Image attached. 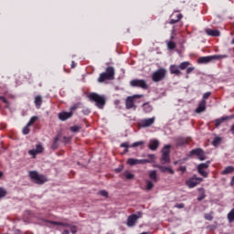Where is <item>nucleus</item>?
Wrapping results in <instances>:
<instances>
[{
  "label": "nucleus",
  "mask_w": 234,
  "mask_h": 234,
  "mask_svg": "<svg viewBox=\"0 0 234 234\" xmlns=\"http://www.w3.org/2000/svg\"><path fill=\"white\" fill-rule=\"evenodd\" d=\"M132 87H140L141 89H148L147 82L144 80H133L130 82Z\"/></svg>",
  "instance_id": "8"
},
{
  "label": "nucleus",
  "mask_w": 234,
  "mask_h": 234,
  "mask_svg": "<svg viewBox=\"0 0 234 234\" xmlns=\"http://www.w3.org/2000/svg\"><path fill=\"white\" fill-rule=\"evenodd\" d=\"M30 178L35 182V184H45L47 182V179L45 176H40L37 171H31L29 172Z\"/></svg>",
  "instance_id": "3"
},
{
  "label": "nucleus",
  "mask_w": 234,
  "mask_h": 234,
  "mask_svg": "<svg viewBox=\"0 0 234 234\" xmlns=\"http://www.w3.org/2000/svg\"><path fill=\"white\" fill-rule=\"evenodd\" d=\"M48 224H53V226H62V228H70V231L73 234L78 233V227L70 226L69 223L58 222V221H48Z\"/></svg>",
  "instance_id": "5"
},
{
  "label": "nucleus",
  "mask_w": 234,
  "mask_h": 234,
  "mask_svg": "<svg viewBox=\"0 0 234 234\" xmlns=\"http://www.w3.org/2000/svg\"><path fill=\"white\" fill-rule=\"evenodd\" d=\"M62 234H70V232L69 231V229H64V231L62 232Z\"/></svg>",
  "instance_id": "54"
},
{
  "label": "nucleus",
  "mask_w": 234,
  "mask_h": 234,
  "mask_svg": "<svg viewBox=\"0 0 234 234\" xmlns=\"http://www.w3.org/2000/svg\"><path fill=\"white\" fill-rule=\"evenodd\" d=\"M69 129L72 133H78L81 128L80 126H71Z\"/></svg>",
  "instance_id": "42"
},
{
  "label": "nucleus",
  "mask_w": 234,
  "mask_h": 234,
  "mask_svg": "<svg viewBox=\"0 0 234 234\" xmlns=\"http://www.w3.org/2000/svg\"><path fill=\"white\" fill-rule=\"evenodd\" d=\"M153 182L154 181L146 180V187H145L146 191H151V189H153V187H154V184Z\"/></svg>",
  "instance_id": "28"
},
{
  "label": "nucleus",
  "mask_w": 234,
  "mask_h": 234,
  "mask_svg": "<svg viewBox=\"0 0 234 234\" xmlns=\"http://www.w3.org/2000/svg\"><path fill=\"white\" fill-rule=\"evenodd\" d=\"M123 175L127 178V180H133V178H134V175L129 173L128 171L124 172Z\"/></svg>",
  "instance_id": "36"
},
{
  "label": "nucleus",
  "mask_w": 234,
  "mask_h": 234,
  "mask_svg": "<svg viewBox=\"0 0 234 234\" xmlns=\"http://www.w3.org/2000/svg\"><path fill=\"white\" fill-rule=\"evenodd\" d=\"M162 153H163V154H166V155L169 156V153H171V145L166 144V145L163 148Z\"/></svg>",
  "instance_id": "29"
},
{
  "label": "nucleus",
  "mask_w": 234,
  "mask_h": 234,
  "mask_svg": "<svg viewBox=\"0 0 234 234\" xmlns=\"http://www.w3.org/2000/svg\"><path fill=\"white\" fill-rule=\"evenodd\" d=\"M37 121V117L34 116L30 119V121L27 122V127H30V125H33V123H36Z\"/></svg>",
  "instance_id": "40"
},
{
  "label": "nucleus",
  "mask_w": 234,
  "mask_h": 234,
  "mask_svg": "<svg viewBox=\"0 0 234 234\" xmlns=\"http://www.w3.org/2000/svg\"><path fill=\"white\" fill-rule=\"evenodd\" d=\"M187 67H189V62H182V63L179 65V69H181L182 70L187 69Z\"/></svg>",
  "instance_id": "39"
},
{
  "label": "nucleus",
  "mask_w": 234,
  "mask_h": 234,
  "mask_svg": "<svg viewBox=\"0 0 234 234\" xmlns=\"http://www.w3.org/2000/svg\"><path fill=\"white\" fill-rule=\"evenodd\" d=\"M202 177H197V176H194L192 178L186 181V186L191 187H196V186H198L200 182H202Z\"/></svg>",
  "instance_id": "9"
},
{
  "label": "nucleus",
  "mask_w": 234,
  "mask_h": 234,
  "mask_svg": "<svg viewBox=\"0 0 234 234\" xmlns=\"http://www.w3.org/2000/svg\"><path fill=\"white\" fill-rule=\"evenodd\" d=\"M43 103V99L41 98V96H37L35 98V104L37 105V109H39V107H41V104Z\"/></svg>",
  "instance_id": "27"
},
{
  "label": "nucleus",
  "mask_w": 234,
  "mask_h": 234,
  "mask_svg": "<svg viewBox=\"0 0 234 234\" xmlns=\"http://www.w3.org/2000/svg\"><path fill=\"white\" fill-rule=\"evenodd\" d=\"M232 45H234V38L232 39Z\"/></svg>",
  "instance_id": "58"
},
{
  "label": "nucleus",
  "mask_w": 234,
  "mask_h": 234,
  "mask_svg": "<svg viewBox=\"0 0 234 234\" xmlns=\"http://www.w3.org/2000/svg\"><path fill=\"white\" fill-rule=\"evenodd\" d=\"M204 111H206V101L202 100L199 102L198 107L196 109V112L200 114V112H204Z\"/></svg>",
  "instance_id": "20"
},
{
  "label": "nucleus",
  "mask_w": 234,
  "mask_h": 234,
  "mask_svg": "<svg viewBox=\"0 0 234 234\" xmlns=\"http://www.w3.org/2000/svg\"><path fill=\"white\" fill-rule=\"evenodd\" d=\"M234 167L233 166H227L222 172L221 175H231L233 173Z\"/></svg>",
  "instance_id": "26"
},
{
  "label": "nucleus",
  "mask_w": 234,
  "mask_h": 234,
  "mask_svg": "<svg viewBox=\"0 0 234 234\" xmlns=\"http://www.w3.org/2000/svg\"><path fill=\"white\" fill-rule=\"evenodd\" d=\"M122 171H123V166L115 169V173H122Z\"/></svg>",
  "instance_id": "49"
},
{
  "label": "nucleus",
  "mask_w": 234,
  "mask_h": 234,
  "mask_svg": "<svg viewBox=\"0 0 234 234\" xmlns=\"http://www.w3.org/2000/svg\"><path fill=\"white\" fill-rule=\"evenodd\" d=\"M29 154L36 158V154L43 153V146L41 144H37L36 149L29 150Z\"/></svg>",
  "instance_id": "15"
},
{
  "label": "nucleus",
  "mask_w": 234,
  "mask_h": 234,
  "mask_svg": "<svg viewBox=\"0 0 234 234\" xmlns=\"http://www.w3.org/2000/svg\"><path fill=\"white\" fill-rule=\"evenodd\" d=\"M77 164H78V165H80V162H78Z\"/></svg>",
  "instance_id": "59"
},
{
  "label": "nucleus",
  "mask_w": 234,
  "mask_h": 234,
  "mask_svg": "<svg viewBox=\"0 0 234 234\" xmlns=\"http://www.w3.org/2000/svg\"><path fill=\"white\" fill-rule=\"evenodd\" d=\"M209 96H211V91L206 92L203 95V100L206 101V100H207V98H209Z\"/></svg>",
  "instance_id": "45"
},
{
  "label": "nucleus",
  "mask_w": 234,
  "mask_h": 234,
  "mask_svg": "<svg viewBox=\"0 0 234 234\" xmlns=\"http://www.w3.org/2000/svg\"><path fill=\"white\" fill-rule=\"evenodd\" d=\"M154 154H148V159H143V161H146L145 164H152V162H154Z\"/></svg>",
  "instance_id": "30"
},
{
  "label": "nucleus",
  "mask_w": 234,
  "mask_h": 234,
  "mask_svg": "<svg viewBox=\"0 0 234 234\" xmlns=\"http://www.w3.org/2000/svg\"><path fill=\"white\" fill-rule=\"evenodd\" d=\"M139 145H144V141L133 143L130 147H139Z\"/></svg>",
  "instance_id": "41"
},
{
  "label": "nucleus",
  "mask_w": 234,
  "mask_h": 234,
  "mask_svg": "<svg viewBox=\"0 0 234 234\" xmlns=\"http://www.w3.org/2000/svg\"><path fill=\"white\" fill-rule=\"evenodd\" d=\"M140 217H142V214H139V216L136 214L129 216L127 218V226L129 228H133V226L136 224V220H138Z\"/></svg>",
  "instance_id": "12"
},
{
  "label": "nucleus",
  "mask_w": 234,
  "mask_h": 234,
  "mask_svg": "<svg viewBox=\"0 0 234 234\" xmlns=\"http://www.w3.org/2000/svg\"><path fill=\"white\" fill-rule=\"evenodd\" d=\"M234 116L230 115V116H225V117H221L219 119H216L215 120V123H216V127H220V125H222V123H224V122H228V120H233Z\"/></svg>",
  "instance_id": "14"
},
{
  "label": "nucleus",
  "mask_w": 234,
  "mask_h": 234,
  "mask_svg": "<svg viewBox=\"0 0 234 234\" xmlns=\"http://www.w3.org/2000/svg\"><path fill=\"white\" fill-rule=\"evenodd\" d=\"M121 147H125V149H124L122 154H125L129 153V147H130V146H129V143H122V144H121Z\"/></svg>",
  "instance_id": "34"
},
{
  "label": "nucleus",
  "mask_w": 234,
  "mask_h": 234,
  "mask_svg": "<svg viewBox=\"0 0 234 234\" xmlns=\"http://www.w3.org/2000/svg\"><path fill=\"white\" fill-rule=\"evenodd\" d=\"M205 32L207 34V36H212L213 37H218L220 36V31L215 29L207 28L205 30Z\"/></svg>",
  "instance_id": "19"
},
{
  "label": "nucleus",
  "mask_w": 234,
  "mask_h": 234,
  "mask_svg": "<svg viewBox=\"0 0 234 234\" xmlns=\"http://www.w3.org/2000/svg\"><path fill=\"white\" fill-rule=\"evenodd\" d=\"M190 154H195L201 161L206 160V154H204V150L200 148L194 149L190 152Z\"/></svg>",
  "instance_id": "13"
},
{
  "label": "nucleus",
  "mask_w": 234,
  "mask_h": 234,
  "mask_svg": "<svg viewBox=\"0 0 234 234\" xmlns=\"http://www.w3.org/2000/svg\"><path fill=\"white\" fill-rule=\"evenodd\" d=\"M105 80H114V68L109 67L105 73H101L98 79L99 83H103Z\"/></svg>",
  "instance_id": "2"
},
{
  "label": "nucleus",
  "mask_w": 234,
  "mask_h": 234,
  "mask_svg": "<svg viewBox=\"0 0 234 234\" xmlns=\"http://www.w3.org/2000/svg\"><path fill=\"white\" fill-rule=\"evenodd\" d=\"M193 70H195V68H188L186 69V74H191V72H193Z\"/></svg>",
  "instance_id": "50"
},
{
  "label": "nucleus",
  "mask_w": 234,
  "mask_h": 234,
  "mask_svg": "<svg viewBox=\"0 0 234 234\" xmlns=\"http://www.w3.org/2000/svg\"><path fill=\"white\" fill-rule=\"evenodd\" d=\"M220 142H222V138L220 137H216L214 139V141L212 142V145H214V147H217V145L220 144Z\"/></svg>",
  "instance_id": "32"
},
{
  "label": "nucleus",
  "mask_w": 234,
  "mask_h": 234,
  "mask_svg": "<svg viewBox=\"0 0 234 234\" xmlns=\"http://www.w3.org/2000/svg\"><path fill=\"white\" fill-rule=\"evenodd\" d=\"M222 58H226V56L214 55L208 57H201L198 58V63H209L210 61H213V59H222Z\"/></svg>",
  "instance_id": "6"
},
{
  "label": "nucleus",
  "mask_w": 234,
  "mask_h": 234,
  "mask_svg": "<svg viewBox=\"0 0 234 234\" xmlns=\"http://www.w3.org/2000/svg\"><path fill=\"white\" fill-rule=\"evenodd\" d=\"M136 98H144V95L136 94V95L128 97L125 102L126 109H136V105H134V100H136Z\"/></svg>",
  "instance_id": "4"
},
{
  "label": "nucleus",
  "mask_w": 234,
  "mask_h": 234,
  "mask_svg": "<svg viewBox=\"0 0 234 234\" xmlns=\"http://www.w3.org/2000/svg\"><path fill=\"white\" fill-rule=\"evenodd\" d=\"M0 100H2L4 101V103L8 104V101H6V99H5V97H0Z\"/></svg>",
  "instance_id": "52"
},
{
  "label": "nucleus",
  "mask_w": 234,
  "mask_h": 234,
  "mask_svg": "<svg viewBox=\"0 0 234 234\" xmlns=\"http://www.w3.org/2000/svg\"><path fill=\"white\" fill-rule=\"evenodd\" d=\"M206 220H213V216L211 214H205Z\"/></svg>",
  "instance_id": "47"
},
{
  "label": "nucleus",
  "mask_w": 234,
  "mask_h": 234,
  "mask_svg": "<svg viewBox=\"0 0 234 234\" xmlns=\"http://www.w3.org/2000/svg\"><path fill=\"white\" fill-rule=\"evenodd\" d=\"M176 164H178V162L176 161V162H175V165H176Z\"/></svg>",
  "instance_id": "60"
},
{
  "label": "nucleus",
  "mask_w": 234,
  "mask_h": 234,
  "mask_svg": "<svg viewBox=\"0 0 234 234\" xmlns=\"http://www.w3.org/2000/svg\"><path fill=\"white\" fill-rule=\"evenodd\" d=\"M171 162V157L169 155L163 154L161 157V164L164 165L165 164H169Z\"/></svg>",
  "instance_id": "23"
},
{
  "label": "nucleus",
  "mask_w": 234,
  "mask_h": 234,
  "mask_svg": "<svg viewBox=\"0 0 234 234\" xmlns=\"http://www.w3.org/2000/svg\"><path fill=\"white\" fill-rule=\"evenodd\" d=\"M179 170H180L182 173H186V166H180Z\"/></svg>",
  "instance_id": "51"
},
{
  "label": "nucleus",
  "mask_w": 234,
  "mask_h": 234,
  "mask_svg": "<svg viewBox=\"0 0 234 234\" xmlns=\"http://www.w3.org/2000/svg\"><path fill=\"white\" fill-rule=\"evenodd\" d=\"M158 169H160L161 173H167V171L170 173V175H175V171L169 167L163 166V165H157Z\"/></svg>",
  "instance_id": "21"
},
{
  "label": "nucleus",
  "mask_w": 234,
  "mask_h": 234,
  "mask_svg": "<svg viewBox=\"0 0 234 234\" xmlns=\"http://www.w3.org/2000/svg\"><path fill=\"white\" fill-rule=\"evenodd\" d=\"M149 178L152 180V182H158V176L156 175V170L149 172Z\"/></svg>",
  "instance_id": "22"
},
{
  "label": "nucleus",
  "mask_w": 234,
  "mask_h": 234,
  "mask_svg": "<svg viewBox=\"0 0 234 234\" xmlns=\"http://www.w3.org/2000/svg\"><path fill=\"white\" fill-rule=\"evenodd\" d=\"M64 142H70V137L64 136Z\"/></svg>",
  "instance_id": "53"
},
{
  "label": "nucleus",
  "mask_w": 234,
  "mask_h": 234,
  "mask_svg": "<svg viewBox=\"0 0 234 234\" xmlns=\"http://www.w3.org/2000/svg\"><path fill=\"white\" fill-rule=\"evenodd\" d=\"M153 123H154V117L150 118V119H143L140 122V125L142 127H151V125H153Z\"/></svg>",
  "instance_id": "17"
},
{
  "label": "nucleus",
  "mask_w": 234,
  "mask_h": 234,
  "mask_svg": "<svg viewBox=\"0 0 234 234\" xmlns=\"http://www.w3.org/2000/svg\"><path fill=\"white\" fill-rule=\"evenodd\" d=\"M207 167H209V161L197 165V171L199 175H201L205 178H207V172L204 171V169H207Z\"/></svg>",
  "instance_id": "10"
},
{
  "label": "nucleus",
  "mask_w": 234,
  "mask_h": 234,
  "mask_svg": "<svg viewBox=\"0 0 234 234\" xmlns=\"http://www.w3.org/2000/svg\"><path fill=\"white\" fill-rule=\"evenodd\" d=\"M28 124H27V126L23 129V134H28V133H30V129H28Z\"/></svg>",
  "instance_id": "44"
},
{
  "label": "nucleus",
  "mask_w": 234,
  "mask_h": 234,
  "mask_svg": "<svg viewBox=\"0 0 234 234\" xmlns=\"http://www.w3.org/2000/svg\"><path fill=\"white\" fill-rule=\"evenodd\" d=\"M164 78H165V69H159L153 74V81H162Z\"/></svg>",
  "instance_id": "7"
},
{
  "label": "nucleus",
  "mask_w": 234,
  "mask_h": 234,
  "mask_svg": "<svg viewBox=\"0 0 234 234\" xmlns=\"http://www.w3.org/2000/svg\"><path fill=\"white\" fill-rule=\"evenodd\" d=\"M175 207H177V209H184L185 205L183 203L176 204Z\"/></svg>",
  "instance_id": "46"
},
{
  "label": "nucleus",
  "mask_w": 234,
  "mask_h": 234,
  "mask_svg": "<svg viewBox=\"0 0 234 234\" xmlns=\"http://www.w3.org/2000/svg\"><path fill=\"white\" fill-rule=\"evenodd\" d=\"M173 234H175V233H173Z\"/></svg>",
  "instance_id": "61"
},
{
  "label": "nucleus",
  "mask_w": 234,
  "mask_h": 234,
  "mask_svg": "<svg viewBox=\"0 0 234 234\" xmlns=\"http://www.w3.org/2000/svg\"><path fill=\"white\" fill-rule=\"evenodd\" d=\"M99 194H101V197H105V198H107L109 197V192H107L105 190H101L99 192Z\"/></svg>",
  "instance_id": "43"
},
{
  "label": "nucleus",
  "mask_w": 234,
  "mask_h": 234,
  "mask_svg": "<svg viewBox=\"0 0 234 234\" xmlns=\"http://www.w3.org/2000/svg\"><path fill=\"white\" fill-rule=\"evenodd\" d=\"M148 161H144V159H134V158H129L127 160V164L129 165H140V164L144 165Z\"/></svg>",
  "instance_id": "16"
},
{
  "label": "nucleus",
  "mask_w": 234,
  "mask_h": 234,
  "mask_svg": "<svg viewBox=\"0 0 234 234\" xmlns=\"http://www.w3.org/2000/svg\"><path fill=\"white\" fill-rule=\"evenodd\" d=\"M0 178H3V172H0Z\"/></svg>",
  "instance_id": "57"
},
{
  "label": "nucleus",
  "mask_w": 234,
  "mask_h": 234,
  "mask_svg": "<svg viewBox=\"0 0 234 234\" xmlns=\"http://www.w3.org/2000/svg\"><path fill=\"white\" fill-rule=\"evenodd\" d=\"M230 186H234V176H232L231 182H230Z\"/></svg>",
  "instance_id": "55"
},
{
  "label": "nucleus",
  "mask_w": 234,
  "mask_h": 234,
  "mask_svg": "<svg viewBox=\"0 0 234 234\" xmlns=\"http://www.w3.org/2000/svg\"><path fill=\"white\" fill-rule=\"evenodd\" d=\"M88 98L90 100V101H94L96 107L99 109H103V107H105V103L107 101L105 96L98 93H90Z\"/></svg>",
  "instance_id": "1"
},
{
  "label": "nucleus",
  "mask_w": 234,
  "mask_h": 234,
  "mask_svg": "<svg viewBox=\"0 0 234 234\" xmlns=\"http://www.w3.org/2000/svg\"><path fill=\"white\" fill-rule=\"evenodd\" d=\"M143 107L144 109V112H151V111H153V107H151L147 102L144 103Z\"/></svg>",
  "instance_id": "31"
},
{
  "label": "nucleus",
  "mask_w": 234,
  "mask_h": 234,
  "mask_svg": "<svg viewBox=\"0 0 234 234\" xmlns=\"http://www.w3.org/2000/svg\"><path fill=\"white\" fill-rule=\"evenodd\" d=\"M158 145H160V142H158V140H151L148 147L151 151H156V149H158Z\"/></svg>",
  "instance_id": "18"
},
{
  "label": "nucleus",
  "mask_w": 234,
  "mask_h": 234,
  "mask_svg": "<svg viewBox=\"0 0 234 234\" xmlns=\"http://www.w3.org/2000/svg\"><path fill=\"white\" fill-rule=\"evenodd\" d=\"M58 142H59V136L55 137L53 141V144L51 146L52 149L54 150L58 149Z\"/></svg>",
  "instance_id": "33"
},
{
  "label": "nucleus",
  "mask_w": 234,
  "mask_h": 234,
  "mask_svg": "<svg viewBox=\"0 0 234 234\" xmlns=\"http://www.w3.org/2000/svg\"><path fill=\"white\" fill-rule=\"evenodd\" d=\"M167 47L170 50H173V48H176V44L173 41L167 42Z\"/></svg>",
  "instance_id": "37"
},
{
  "label": "nucleus",
  "mask_w": 234,
  "mask_h": 234,
  "mask_svg": "<svg viewBox=\"0 0 234 234\" xmlns=\"http://www.w3.org/2000/svg\"><path fill=\"white\" fill-rule=\"evenodd\" d=\"M206 198V194H202L199 197H197L198 202H201V200H204Z\"/></svg>",
  "instance_id": "48"
},
{
  "label": "nucleus",
  "mask_w": 234,
  "mask_h": 234,
  "mask_svg": "<svg viewBox=\"0 0 234 234\" xmlns=\"http://www.w3.org/2000/svg\"><path fill=\"white\" fill-rule=\"evenodd\" d=\"M76 109H77L76 106H72L70 108L71 112H63L58 113L59 120H61L62 122H65V120H69V118H71V116H72V111H76Z\"/></svg>",
  "instance_id": "11"
},
{
  "label": "nucleus",
  "mask_w": 234,
  "mask_h": 234,
  "mask_svg": "<svg viewBox=\"0 0 234 234\" xmlns=\"http://www.w3.org/2000/svg\"><path fill=\"white\" fill-rule=\"evenodd\" d=\"M176 19H171L170 20V25H175V23H178L179 19H182V15L179 14L176 16Z\"/></svg>",
  "instance_id": "35"
},
{
  "label": "nucleus",
  "mask_w": 234,
  "mask_h": 234,
  "mask_svg": "<svg viewBox=\"0 0 234 234\" xmlns=\"http://www.w3.org/2000/svg\"><path fill=\"white\" fill-rule=\"evenodd\" d=\"M7 194L8 192H6L5 188L0 187V198H5V197H6Z\"/></svg>",
  "instance_id": "38"
},
{
  "label": "nucleus",
  "mask_w": 234,
  "mask_h": 234,
  "mask_svg": "<svg viewBox=\"0 0 234 234\" xmlns=\"http://www.w3.org/2000/svg\"><path fill=\"white\" fill-rule=\"evenodd\" d=\"M187 139L184 138V137H178L176 139V144L177 145H187Z\"/></svg>",
  "instance_id": "24"
},
{
  "label": "nucleus",
  "mask_w": 234,
  "mask_h": 234,
  "mask_svg": "<svg viewBox=\"0 0 234 234\" xmlns=\"http://www.w3.org/2000/svg\"><path fill=\"white\" fill-rule=\"evenodd\" d=\"M231 133H232V134H234V124L231 127Z\"/></svg>",
  "instance_id": "56"
},
{
  "label": "nucleus",
  "mask_w": 234,
  "mask_h": 234,
  "mask_svg": "<svg viewBox=\"0 0 234 234\" xmlns=\"http://www.w3.org/2000/svg\"><path fill=\"white\" fill-rule=\"evenodd\" d=\"M170 71L172 74H176V76H180L181 74L180 69L176 65L170 67Z\"/></svg>",
  "instance_id": "25"
}]
</instances>
